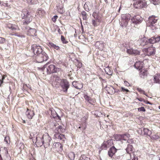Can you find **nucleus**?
I'll return each mask as SVG.
<instances>
[{
  "mask_svg": "<svg viewBox=\"0 0 160 160\" xmlns=\"http://www.w3.org/2000/svg\"><path fill=\"white\" fill-rule=\"evenodd\" d=\"M52 148L58 152L62 150V146L59 142L54 143L52 146Z\"/></svg>",
  "mask_w": 160,
  "mask_h": 160,
  "instance_id": "nucleus-18",
  "label": "nucleus"
},
{
  "mask_svg": "<svg viewBox=\"0 0 160 160\" xmlns=\"http://www.w3.org/2000/svg\"><path fill=\"white\" fill-rule=\"evenodd\" d=\"M58 18V16H54L52 18V21L54 22H55Z\"/></svg>",
  "mask_w": 160,
  "mask_h": 160,
  "instance_id": "nucleus-50",
  "label": "nucleus"
},
{
  "mask_svg": "<svg viewBox=\"0 0 160 160\" xmlns=\"http://www.w3.org/2000/svg\"><path fill=\"white\" fill-rule=\"evenodd\" d=\"M28 31V34L30 35L33 36L35 35L36 32V29L34 28H32L30 27H28L26 28Z\"/></svg>",
  "mask_w": 160,
  "mask_h": 160,
  "instance_id": "nucleus-26",
  "label": "nucleus"
},
{
  "mask_svg": "<svg viewBox=\"0 0 160 160\" xmlns=\"http://www.w3.org/2000/svg\"><path fill=\"white\" fill-rule=\"evenodd\" d=\"M105 72L107 74L110 75L112 73V70L108 67H106L104 69Z\"/></svg>",
  "mask_w": 160,
  "mask_h": 160,
  "instance_id": "nucleus-36",
  "label": "nucleus"
},
{
  "mask_svg": "<svg viewBox=\"0 0 160 160\" xmlns=\"http://www.w3.org/2000/svg\"><path fill=\"white\" fill-rule=\"evenodd\" d=\"M154 5L158 4L160 3V0H150Z\"/></svg>",
  "mask_w": 160,
  "mask_h": 160,
  "instance_id": "nucleus-41",
  "label": "nucleus"
},
{
  "mask_svg": "<svg viewBox=\"0 0 160 160\" xmlns=\"http://www.w3.org/2000/svg\"><path fill=\"white\" fill-rule=\"evenodd\" d=\"M53 129H54V132L55 133L54 136L56 138L59 139L64 141L65 140V136L63 134H60L61 133L64 132L65 131V129L61 126L57 122L55 123Z\"/></svg>",
  "mask_w": 160,
  "mask_h": 160,
  "instance_id": "nucleus-1",
  "label": "nucleus"
},
{
  "mask_svg": "<svg viewBox=\"0 0 160 160\" xmlns=\"http://www.w3.org/2000/svg\"><path fill=\"white\" fill-rule=\"evenodd\" d=\"M137 99L140 101L142 102L144 101V99L142 98H138Z\"/></svg>",
  "mask_w": 160,
  "mask_h": 160,
  "instance_id": "nucleus-61",
  "label": "nucleus"
},
{
  "mask_svg": "<svg viewBox=\"0 0 160 160\" xmlns=\"http://www.w3.org/2000/svg\"><path fill=\"white\" fill-rule=\"evenodd\" d=\"M114 0H105V2L107 4H111V7L113 8V4L112 3L114 2Z\"/></svg>",
  "mask_w": 160,
  "mask_h": 160,
  "instance_id": "nucleus-40",
  "label": "nucleus"
},
{
  "mask_svg": "<svg viewBox=\"0 0 160 160\" xmlns=\"http://www.w3.org/2000/svg\"><path fill=\"white\" fill-rule=\"evenodd\" d=\"M2 156L4 160H10V157L8 153L7 148H1L0 150V157Z\"/></svg>",
  "mask_w": 160,
  "mask_h": 160,
  "instance_id": "nucleus-9",
  "label": "nucleus"
},
{
  "mask_svg": "<svg viewBox=\"0 0 160 160\" xmlns=\"http://www.w3.org/2000/svg\"><path fill=\"white\" fill-rule=\"evenodd\" d=\"M112 143L111 140H108L107 141H104L101 147L102 149H106L108 148L111 146Z\"/></svg>",
  "mask_w": 160,
  "mask_h": 160,
  "instance_id": "nucleus-17",
  "label": "nucleus"
},
{
  "mask_svg": "<svg viewBox=\"0 0 160 160\" xmlns=\"http://www.w3.org/2000/svg\"><path fill=\"white\" fill-rule=\"evenodd\" d=\"M117 149L115 148L114 147H112L109 150L108 154L109 156L110 157H112L113 155L116 152Z\"/></svg>",
  "mask_w": 160,
  "mask_h": 160,
  "instance_id": "nucleus-27",
  "label": "nucleus"
},
{
  "mask_svg": "<svg viewBox=\"0 0 160 160\" xmlns=\"http://www.w3.org/2000/svg\"><path fill=\"white\" fill-rule=\"evenodd\" d=\"M77 83V82H73L72 83V85L73 86H74L76 88L78 89V88L77 87V86H76V84Z\"/></svg>",
  "mask_w": 160,
  "mask_h": 160,
  "instance_id": "nucleus-55",
  "label": "nucleus"
},
{
  "mask_svg": "<svg viewBox=\"0 0 160 160\" xmlns=\"http://www.w3.org/2000/svg\"><path fill=\"white\" fill-rule=\"evenodd\" d=\"M129 154L131 157L129 160H138V158L135 157V155L133 152H131Z\"/></svg>",
  "mask_w": 160,
  "mask_h": 160,
  "instance_id": "nucleus-37",
  "label": "nucleus"
},
{
  "mask_svg": "<svg viewBox=\"0 0 160 160\" xmlns=\"http://www.w3.org/2000/svg\"><path fill=\"white\" fill-rule=\"evenodd\" d=\"M92 16L96 19H99V17L96 12H94L92 14Z\"/></svg>",
  "mask_w": 160,
  "mask_h": 160,
  "instance_id": "nucleus-45",
  "label": "nucleus"
},
{
  "mask_svg": "<svg viewBox=\"0 0 160 160\" xmlns=\"http://www.w3.org/2000/svg\"><path fill=\"white\" fill-rule=\"evenodd\" d=\"M81 14H82V16H87V13L85 11H82V12Z\"/></svg>",
  "mask_w": 160,
  "mask_h": 160,
  "instance_id": "nucleus-58",
  "label": "nucleus"
},
{
  "mask_svg": "<svg viewBox=\"0 0 160 160\" xmlns=\"http://www.w3.org/2000/svg\"><path fill=\"white\" fill-rule=\"evenodd\" d=\"M131 44L128 42L125 43V47L126 48V52L128 54L137 55L140 54V52L136 49H133L131 47Z\"/></svg>",
  "mask_w": 160,
  "mask_h": 160,
  "instance_id": "nucleus-4",
  "label": "nucleus"
},
{
  "mask_svg": "<svg viewBox=\"0 0 160 160\" xmlns=\"http://www.w3.org/2000/svg\"><path fill=\"white\" fill-rule=\"evenodd\" d=\"M25 114L28 118L31 119L34 116V112L33 111L28 109L27 110Z\"/></svg>",
  "mask_w": 160,
  "mask_h": 160,
  "instance_id": "nucleus-20",
  "label": "nucleus"
},
{
  "mask_svg": "<svg viewBox=\"0 0 160 160\" xmlns=\"http://www.w3.org/2000/svg\"><path fill=\"white\" fill-rule=\"evenodd\" d=\"M155 82L160 84V74H156L154 78Z\"/></svg>",
  "mask_w": 160,
  "mask_h": 160,
  "instance_id": "nucleus-31",
  "label": "nucleus"
},
{
  "mask_svg": "<svg viewBox=\"0 0 160 160\" xmlns=\"http://www.w3.org/2000/svg\"><path fill=\"white\" fill-rule=\"evenodd\" d=\"M151 41V38L148 39L145 37H143L141 38L139 40V42L140 45L142 46H144L145 45H148L149 44H151L150 42Z\"/></svg>",
  "mask_w": 160,
  "mask_h": 160,
  "instance_id": "nucleus-15",
  "label": "nucleus"
},
{
  "mask_svg": "<svg viewBox=\"0 0 160 160\" xmlns=\"http://www.w3.org/2000/svg\"><path fill=\"white\" fill-rule=\"evenodd\" d=\"M48 58L47 54L43 52L36 56V61L38 63H41L44 61H47Z\"/></svg>",
  "mask_w": 160,
  "mask_h": 160,
  "instance_id": "nucleus-8",
  "label": "nucleus"
},
{
  "mask_svg": "<svg viewBox=\"0 0 160 160\" xmlns=\"http://www.w3.org/2000/svg\"><path fill=\"white\" fill-rule=\"evenodd\" d=\"M32 50L33 51L34 54L37 55L43 52L41 47L37 44H33L32 46Z\"/></svg>",
  "mask_w": 160,
  "mask_h": 160,
  "instance_id": "nucleus-14",
  "label": "nucleus"
},
{
  "mask_svg": "<svg viewBox=\"0 0 160 160\" xmlns=\"http://www.w3.org/2000/svg\"><path fill=\"white\" fill-rule=\"evenodd\" d=\"M34 135L33 133H30V136H29V138H30V139H33V138H35L34 137Z\"/></svg>",
  "mask_w": 160,
  "mask_h": 160,
  "instance_id": "nucleus-57",
  "label": "nucleus"
},
{
  "mask_svg": "<svg viewBox=\"0 0 160 160\" xmlns=\"http://www.w3.org/2000/svg\"><path fill=\"white\" fill-rule=\"evenodd\" d=\"M92 6V3L90 2H87L84 4V7L86 11L88 12L91 9Z\"/></svg>",
  "mask_w": 160,
  "mask_h": 160,
  "instance_id": "nucleus-22",
  "label": "nucleus"
},
{
  "mask_svg": "<svg viewBox=\"0 0 160 160\" xmlns=\"http://www.w3.org/2000/svg\"><path fill=\"white\" fill-rule=\"evenodd\" d=\"M92 22V24L94 26H97V22L95 20H93Z\"/></svg>",
  "mask_w": 160,
  "mask_h": 160,
  "instance_id": "nucleus-56",
  "label": "nucleus"
},
{
  "mask_svg": "<svg viewBox=\"0 0 160 160\" xmlns=\"http://www.w3.org/2000/svg\"><path fill=\"white\" fill-rule=\"evenodd\" d=\"M9 137H6L4 139V141L6 142L7 143H8L9 142H10V141L8 140L9 139Z\"/></svg>",
  "mask_w": 160,
  "mask_h": 160,
  "instance_id": "nucleus-54",
  "label": "nucleus"
},
{
  "mask_svg": "<svg viewBox=\"0 0 160 160\" xmlns=\"http://www.w3.org/2000/svg\"><path fill=\"white\" fill-rule=\"evenodd\" d=\"M141 131L142 132L141 134L145 135L150 136L152 134L151 131L146 128H143V130H141Z\"/></svg>",
  "mask_w": 160,
  "mask_h": 160,
  "instance_id": "nucleus-25",
  "label": "nucleus"
},
{
  "mask_svg": "<svg viewBox=\"0 0 160 160\" xmlns=\"http://www.w3.org/2000/svg\"><path fill=\"white\" fill-rule=\"evenodd\" d=\"M130 137V135L128 134H116L114 136V138L116 141L126 140Z\"/></svg>",
  "mask_w": 160,
  "mask_h": 160,
  "instance_id": "nucleus-13",
  "label": "nucleus"
},
{
  "mask_svg": "<svg viewBox=\"0 0 160 160\" xmlns=\"http://www.w3.org/2000/svg\"><path fill=\"white\" fill-rule=\"evenodd\" d=\"M121 90L123 92H129V91L128 89L125 88H124L122 87L121 88Z\"/></svg>",
  "mask_w": 160,
  "mask_h": 160,
  "instance_id": "nucleus-53",
  "label": "nucleus"
},
{
  "mask_svg": "<svg viewBox=\"0 0 160 160\" xmlns=\"http://www.w3.org/2000/svg\"><path fill=\"white\" fill-rule=\"evenodd\" d=\"M141 20V17L139 15L135 16L131 19L132 23L135 24L138 23Z\"/></svg>",
  "mask_w": 160,
  "mask_h": 160,
  "instance_id": "nucleus-21",
  "label": "nucleus"
},
{
  "mask_svg": "<svg viewBox=\"0 0 160 160\" xmlns=\"http://www.w3.org/2000/svg\"><path fill=\"white\" fill-rule=\"evenodd\" d=\"M131 16L129 14L122 15L121 16L120 25L122 28L126 27L128 24L129 21L130 19Z\"/></svg>",
  "mask_w": 160,
  "mask_h": 160,
  "instance_id": "nucleus-5",
  "label": "nucleus"
},
{
  "mask_svg": "<svg viewBox=\"0 0 160 160\" xmlns=\"http://www.w3.org/2000/svg\"><path fill=\"white\" fill-rule=\"evenodd\" d=\"M4 79V77H2V80H1L0 79V87L1 86V84H2V83L3 82V80Z\"/></svg>",
  "mask_w": 160,
  "mask_h": 160,
  "instance_id": "nucleus-60",
  "label": "nucleus"
},
{
  "mask_svg": "<svg viewBox=\"0 0 160 160\" xmlns=\"http://www.w3.org/2000/svg\"><path fill=\"white\" fill-rule=\"evenodd\" d=\"M60 86L63 92L65 93L67 92L68 90L70 87V84L68 81L66 79H62Z\"/></svg>",
  "mask_w": 160,
  "mask_h": 160,
  "instance_id": "nucleus-12",
  "label": "nucleus"
},
{
  "mask_svg": "<svg viewBox=\"0 0 160 160\" xmlns=\"http://www.w3.org/2000/svg\"><path fill=\"white\" fill-rule=\"evenodd\" d=\"M143 63L142 62L139 61L136 62L134 65L135 68L137 69L140 70L143 67Z\"/></svg>",
  "mask_w": 160,
  "mask_h": 160,
  "instance_id": "nucleus-24",
  "label": "nucleus"
},
{
  "mask_svg": "<svg viewBox=\"0 0 160 160\" xmlns=\"http://www.w3.org/2000/svg\"><path fill=\"white\" fill-rule=\"evenodd\" d=\"M42 138V136L41 134L38 135V136L36 137V142L35 143L38 147H41L43 145H44V141H43Z\"/></svg>",
  "mask_w": 160,
  "mask_h": 160,
  "instance_id": "nucleus-16",
  "label": "nucleus"
},
{
  "mask_svg": "<svg viewBox=\"0 0 160 160\" xmlns=\"http://www.w3.org/2000/svg\"><path fill=\"white\" fill-rule=\"evenodd\" d=\"M46 68L47 73L48 74L53 73H57L60 71L61 69L59 68H56L55 66L53 64L49 65V63H47L42 68H41L42 70H45Z\"/></svg>",
  "mask_w": 160,
  "mask_h": 160,
  "instance_id": "nucleus-2",
  "label": "nucleus"
},
{
  "mask_svg": "<svg viewBox=\"0 0 160 160\" xmlns=\"http://www.w3.org/2000/svg\"><path fill=\"white\" fill-rule=\"evenodd\" d=\"M5 42V39L2 37H0V43H4Z\"/></svg>",
  "mask_w": 160,
  "mask_h": 160,
  "instance_id": "nucleus-49",
  "label": "nucleus"
},
{
  "mask_svg": "<svg viewBox=\"0 0 160 160\" xmlns=\"http://www.w3.org/2000/svg\"><path fill=\"white\" fill-rule=\"evenodd\" d=\"M137 90L139 92H140L141 93H143L144 94L147 96V95L145 93V92L141 88H137Z\"/></svg>",
  "mask_w": 160,
  "mask_h": 160,
  "instance_id": "nucleus-47",
  "label": "nucleus"
},
{
  "mask_svg": "<svg viewBox=\"0 0 160 160\" xmlns=\"http://www.w3.org/2000/svg\"><path fill=\"white\" fill-rule=\"evenodd\" d=\"M147 71L144 69L142 70L140 72V77L143 78L147 75Z\"/></svg>",
  "mask_w": 160,
  "mask_h": 160,
  "instance_id": "nucleus-35",
  "label": "nucleus"
},
{
  "mask_svg": "<svg viewBox=\"0 0 160 160\" xmlns=\"http://www.w3.org/2000/svg\"><path fill=\"white\" fill-rule=\"evenodd\" d=\"M142 51L145 55L151 56L155 54L156 49L154 47H151L143 49Z\"/></svg>",
  "mask_w": 160,
  "mask_h": 160,
  "instance_id": "nucleus-11",
  "label": "nucleus"
},
{
  "mask_svg": "<svg viewBox=\"0 0 160 160\" xmlns=\"http://www.w3.org/2000/svg\"><path fill=\"white\" fill-rule=\"evenodd\" d=\"M83 20H86L87 18V16H82Z\"/></svg>",
  "mask_w": 160,
  "mask_h": 160,
  "instance_id": "nucleus-62",
  "label": "nucleus"
},
{
  "mask_svg": "<svg viewBox=\"0 0 160 160\" xmlns=\"http://www.w3.org/2000/svg\"><path fill=\"white\" fill-rule=\"evenodd\" d=\"M8 27L12 31H15L18 29V27L15 24H8L7 25Z\"/></svg>",
  "mask_w": 160,
  "mask_h": 160,
  "instance_id": "nucleus-29",
  "label": "nucleus"
},
{
  "mask_svg": "<svg viewBox=\"0 0 160 160\" xmlns=\"http://www.w3.org/2000/svg\"><path fill=\"white\" fill-rule=\"evenodd\" d=\"M28 2L30 4H32L35 3L34 0H28Z\"/></svg>",
  "mask_w": 160,
  "mask_h": 160,
  "instance_id": "nucleus-52",
  "label": "nucleus"
},
{
  "mask_svg": "<svg viewBox=\"0 0 160 160\" xmlns=\"http://www.w3.org/2000/svg\"><path fill=\"white\" fill-rule=\"evenodd\" d=\"M37 15L40 17H42L44 15L45 12L41 8H39L38 9Z\"/></svg>",
  "mask_w": 160,
  "mask_h": 160,
  "instance_id": "nucleus-33",
  "label": "nucleus"
},
{
  "mask_svg": "<svg viewBox=\"0 0 160 160\" xmlns=\"http://www.w3.org/2000/svg\"><path fill=\"white\" fill-rule=\"evenodd\" d=\"M81 160H90V158L86 157L85 155L82 156Z\"/></svg>",
  "mask_w": 160,
  "mask_h": 160,
  "instance_id": "nucleus-44",
  "label": "nucleus"
},
{
  "mask_svg": "<svg viewBox=\"0 0 160 160\" xmlns=\"http://www.w3.org/2000/svg\"><path fill=\"white\" fill-rule=\"evenodd\" d=\"M147 3L145 0H137L135 1L133 6L136 8L140 9L146 7Z\"/></svg>",
  "mask_w": 160,
  "mask_h": 160,
  "instance_id": "nucleus-7",
  "label": "nucleus"
},
{
  "mask_svg": "<svg viewBox=\"0 0 160 160\" xmlns=\"http://www.w3.org/2000/svg\"><path fill=\"white\" fill-rule=\"evenodd\" d=\"M132 146L131 145H128V146L126 149V151L127 152V153H129V154L131 152H131L132 150Z\"/></svg>",
  "mask_w": 160,
  "mask_h": 160,
  "instance_id": "nucleus-39",
  "label": "nucleus"
},
{
  "mask_svg": "<svg viewBox=\"0 0 160 160\" xmlns=\"http://www.w3.org/2000/svg\"><path fill=\"white\" fill-rule=\"evenodd\" d=\"M84 98L85 99L86 102H87V103H88V102L89 100L91 98L86 95H85L84 96Z\"/></svg>",
  "mask_w": 160,
  "mask_h": 160,
  "instance_id": "nucleus-46",
  "label": "nucleus"
},
{
  "mask_svg": "<svg viewBox=\"0 0 160 160\" xmlns=\"http://www.w3.org/2000/svg\"><path fill=\"white\" fill-rule=\"evenodd\" d=\"M158 18L153 16L150 17L149 18L148 22L147 23L148 26L150 27L152 30L155 29V26L156 25Z\"/></svg>",
  "mask_w": 160,
  "mask_h": 160,
  "instance_id": "nucleus-6",
  "label": "nucleus"
},
{
  "mask_svg": "<svg viewBox=\"0 0 160 160\" xmlns=\"http://www.w3.org/2000/svg\"><path fill=\"white\" fill-rule=\"evenodd\" d=\"M68 156L71 160H73L75 157L74 153L73 152L70 153L68 155Z\"/></svg>",
  "mask_w": 160,
  "mask_h": 160,
  "instance_id": "nucleus-38",
  "label": "nucleus"
},
{
  "mask_svg": "<svg viewBox=\"0 0 160 160\" xmlns=\"http://www.w3.org/2000/svg\"><path fill=\"white\" fill-rule=\"evenodd\" d=\"M125 85L127 86H130L129 83L127 81H124Z\"/></svg>",
  "mask_w": 160,
  "mask_h": 160,
  "instance_id": "nucleus-59",
  "label": "nucleus"
},
{
  "mask_svg": "<svg viewBox=\"0 0 160 160\" xmlns=\"http://www.w3.org/2000/svg\"><path fill=\"white\" fill-rule=\"evenodd\" d=\"M96 47L101 50H102L104 48V43L102 42L97 41L95 44Z\"/></svg>",
  "mask_w": 160,
  "mask_h": 160,
  "instance_id": "nucleus-23",
  "label": "nucleus"
},
{
  "mask_svg": "<svg viewBox=\"0 0 160 160\" xmlns=\"http://www.w3.org/2000/svg\"><path fill=\"white\" fill-rule=\"evenodd\" d=\"M146 103H147V104H151L150 102H148V101H147V102H146Z\"/></svg>",
  "mask_w": 160,
  "mask_h": 160,
  "instance_id": "nucleus-64",
  "label": "nucleus"
},
{
  "mask_svg": "<svg viewBox=\"0 0 160 160\" xmlns=\"http://www.w3.org/2000/svg\"><path fill=\"white\" fill-rule=\"evenodd\" d=\"M61 39L62 42L63 43L66 44L68 43V42L66 40L65 38L63 36H61Z\"/></svg>",
  "mask_w": 160,
  "mask_h": 160,
  "instance_id": "nucleus-43",
  "label": "nucleus"
},
{
  "mask_svg": "<svg viewBox=\"0 0 160 160\" xmlns=\"http://www.w3.org/2000/svg\"><path fill=\"white\" fill-rule=\"evenodd\" d=\"M151 44H153L156 42H158L160 41V36L157 37H152L151 38Z\"/></svg>",
  "mask_w": 160,
  "mask_h": 160,
  "instance_id": "nucleus-28",
  "label": "nucleus"
},
{
  "mask_svg": "<svg viewBox=\"0 0 160 160\" xmlns=\"http://www.w3.org/2000/svg\"><path fill=\"white\" fill-rule=\"evenodd\" d=\"M127 142L128 143H132L134 141L132 139H128Z\"/></svg>",
  "mask_w": 160,
  "mask_h": 160,
  "instance_id": "nucleus-51",
  "label": "nucleus"
},
{
  "mask_svg": "<svg viewBox=\"0 0 160 160\" xmlns=\"http://www.w3.org/2000/svg\"><path fill=\"white\" fill-rule=\"evenodd\" d=\"M22 16L23 20V24L24 25L29 24L32 20V17L28 13V12L26 9L23 10L22 12Z\"/></svg>",
  "mask_w": 160,
  "mask_h": 160,
  "instance_id": "nucleus-3",
  "label": "nucleus"
},
{
  "mask_svg": "<svg viewBox=\"0 0 160 160\" xmlns=\"http://www.w3.org/2000/svg\"><path fill=\"white\" fill-rule=\"evenodd\" d=\"M95 102V99L91 98L88 103L92 105H94Z\"/></svg>",
  "mask_w": 160,
  "mask_h": 160,
  "instance_id": "nucleus-42",
  "label": "nucleus"
},
{
  "mask_svg": "<svg viewBox=\"0 0 160 160\" xmlns=\"http://www.w3.org/2000/svg\"><path fill=\"white\" fill-rule=\"evenodd\" d=\"M48 46L50 48H52L54 49H56V50H58L59 48V47L57 45L54 44L53 43L49 42L48 44Z\"/></svg>",
  "mask_w": 160,
  "mask_h": 160,
  "instance_id": "nucleus-34",
  "label": "nucleus"
},
{
  "mask_svg": "<svg viewBox=\"0 0 160 160\" xmlns=\"http://www.w3.org/2000/svg\"><path fill=\"white\" fill-rule=\"evenodd\" d=\"M82 63L81 62L79 63L78 64V67L79 68H80L81 67H82Z\"/></svg>",
  "mask_w": 160,
  "mask_h": 160,
  "instance_id": "nucleus-63",
  "label": "nucleus"
},
{
  "mask_svg": "<svg viewBox=\"0 0 160 160\" xmlns=\"http://www.w3.org/2000/svg\"><path fill=\"white\" fill-rule=\"evenodd\" d=\"M150 138L153 141L160 140V137L158 134L153 135L150 136Z\"/></svg>",
  "mask_w": 160,
  "mask_h": 160,
  "instance_id": "nucleus-32",
  "label": "nucleus"
},
{
  "mask_svg": "<svg viewBox=\"0 0 160 160\" xmlns=\"http://www.w3.org/2000/svg\"><path fill=\"white\" fill-rule=\"evenodd\" d=\"M62 81V79H60L58 77H57L55 80L53 82L52 85L56 87H58L59 85H60Z\"/></svg>",
  "mask_w": 160,
  "mask_h": 160,
  "instance_id": "nucleus-19",
  "label": "nucleus"
},
{
  "mask_svg": "<svg viewBox=\"0 0 160 160\" xmlns=\"http://www.w3.org/2000/svg\"><path fill=\"white\" fill-rule=\"evenodd\" d=\"M52 117L57 119H60V117L58 115L57 113L54 110L51 111Z\"/></svg>",
  "mask_w": 160,
  "mask_h": 160,
  "instance_id": "nucleus-30",
  "label": "nucleus"
},
{
  "mask_svg": "<svg viewBox=\"0 0 160 160\" xmlns=\"http://www.w3.org/2000/svg\"><path fill=\"white\" fill-rule=\"evenodd\" d=\"M138 109L139 111L145 112L146 111L144 108L143 107H142L140 108H138Z\"/></svg>",
  "mask_w": 160,
  "mask_h": 160,
  "instance_id": "nucleus-48",
  "label": "nucleus"
},
{
  "mask_svg": "<svg viewBox=\"0 0 160 160\" xmlns=\"http://www.w3.org/2000/svg\"><path fill=\"white\" fill-rule=\"evenodd\" d=\"M42 136L44 146L45 148H47L49 146L52 139L47 133H45Z\"/></svg>",
  "mask_w": 160,
  "mask_h": 160,
  "instance_id": "nucleus-10",
  "label": "nucleus"
}]
</instances>
